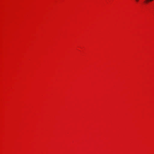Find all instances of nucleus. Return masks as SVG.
Returning a JSON list of instances; mask_svg holds the SVG:
<instances>
[{
    "label": "nucleus",
    "instance_id": "1",
    "mask_svg": "<svg viewBox=\"0 0 154 154\" xmlns=\"http://www.w3.org/2000/svg\"><path fill=\"white\" fill-rule=\"evenodd\" d=\"M149 2H150L149 0H146V1H145V2L146 3H147Z\"/></svg>",
    "mask_w": 154,
    "mask_h": 154
},
{
    "label": "nucleus",
    "instance_id": "2",
    "mask_svg": "<svg viewBox=\"0 0 154 154\" xmlns=\"http://www.w3.org/2000/svg\"><path fill=\"white\" fill-rule=\"evenodd\" d=\"M139 0H135L136 1V2H138Z\"/></svg>",
    "mask_w": 154,
    "mask_h": 154
}]
</instances>
